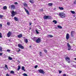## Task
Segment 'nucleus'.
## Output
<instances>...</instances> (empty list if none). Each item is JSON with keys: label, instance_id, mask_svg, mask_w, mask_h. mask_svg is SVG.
Instances as JSON below:
<instances>
[{"label": "nucleus", "instance_id": "obj_16", "mask_svg": "<svg viewBox=\"0 0 76 76\" xmlns=\"http://www.w3.org/2000/svg\"><path fill=\"white\" fill-rule=\"evenodd\" d=\"M48 5L49 6H52L53 5V4L52 3H49L48 4Z\"/></svg>", "mask_w": 76, "mask_h": 76}, {"label": "nucleus", "instance_id": "obj_21", "mask_svg": "<svg viewBox=\"0 0 76 76\" xmlns=\"http://www.w3.org/2000/svg\"><path fill=\"white\" fill-rule=\"evenodd\" d=\"M10 73L11 74H13V75H14L15 73V72L13 71H10Z\"/></svg>", "mask_w": 76, "mask_h": 76}, {"label": "nucleus", "instance_id": "obj_4", "mask_svg": "<svg viewBox=\"0 0 76 76\" xmlns=\"http://www.w3.org/2000/svg\"><path fill=\"white\" fill-rule=\"evenodd\" d=\"M36 43H39L41 42V39L39 38H38L37 40H36Z\"/></svg>", "mask_w": 76, "mask_h": 76}, {"label": "nucleus", "instance_id": "obj_28", "mask_svg": "<svg viewBox=\"0 0 76 76\" xmlns=\"http://www.w3.org/2000/svg\"><path fill=\"white\" fill-rule=\"evenodd\" d=\"M71 13H72V14H75V12L74 11H71Z\"/></svg>", "mask_w": 76, "mask_h": 76}, {"label": "nucleus", "instance_id": "obj_46", "mask_svg": "<svg viewBox=\"0 0 76 76\" xmlns=\"http://www.w3.org/2000/svg\"><path fill=\"white\" fill-rule=\"evenodd\" d=\"M29 1L31 3H33V2L32 1Z\"/></svg>", "mask_w": 76, "mask_h": 76}, {"label": "nucleus", "instance_id": "obj_40", "mask_svg": "<svg viewBox=\"0 0 76 76\" xmlns=\"http://www.w3.org/2000/svg\"><path fill=\"white\" fill-rule=\"evenodd\" d=\"M3 16L1 15H0V18H3Z\"/></svg>", "mask_w": 76, "mask_h": 76}, {"label": "nucleus", "instance_id": "obj_44", "mask_svg": "<svg viewBox=\"0 0 76 76\" xmlns=\"http://www.w3.org/2000/svg\"><path fill=\"white\" fill-rule=\"evenodd\" d=\"M62 72L61 71H59V73H61Z\"/></svg>", "mask_w": 76, "mask_h": 76}, {"label": "nucleus", "instance_id": "obj_7", "mask_svg": "<svg viewBox=\"0 0 76 76\" xmlns=\"http://www.w3.org/2000/svg\"><path fill=\"white\" fill-rule=\"evenodd\" d=\"M11 14V16H12V17H13V16H15V11H12Z\"/></svg>", "mask_w": 76, "mask_h": 76}, {"label": "nucleus", "instance_id": "obj_43", "mask_svg": "<svg viewBox=\"0 0 76 76\" xmlns=\"http://www.w3.org/2000/svg\"><path fill=\"white\" fill-rule=\"evenodd\" d=\"M73 67H75V68H76V65H73Z\"/></svg>", "mask_w": 76, "mask_h": 76}, {"label": "nucleus", "instance_id": "obj_38", "mask_svg": "<svg viewBox=\"0 0 76 76\" xmlns=\"http://www.w3.org/2000/svg\"><path fill=\"white\" fill-rule=\"evenodd\" d=\"M5 67H6L7 69H8V67H7V65H5Z\"/></svg>", "mask_w": 76, "mask_h": 76}, {"label": "nucleus", "instance_id": "obj_15", "mask_svg": "<svg viewBox=\"0 0 76 76\" xmlns=\"http://www.w3.org/2000/svg\"><path fill=\"white\" fill-rule=\"evenodd\" d=\"M23 5L25 7H28V4L25 3H23Z\"/></svg>", "mask_w": 76, "mask_h": 76}, {"label": "nucleus", "instance_id": "obj_20", "mask_svg": "<svg viewBox=\"0 0 76 76\" xmlns=\"http://www.w3.org/2000/svg\"><path fill=\"white\" fill-rule=\"evenodd\" d=\"M4 10H6L7 9V7L5 6L3 7Z\"/></svg>", "mask_w": 76, "mask_h": 76}, {"label": "nucleus", "instance_id": "obj_57", "mask_svg": "<svg viewBox=\"0 0 76 76\" xmlns=\"http://www.w3.org/2000/svg\"><path fill=\"white\" fill-rule=\"evenodd\" d=\"M30 29H31V28H30Z\"/></svg>", "mask_w": 76, "mask_h": 76}, {"label": "nucleus", "instance_id": "obj_9", "mask_svg": "<svg viewBox=\"0 0 76 76\" xmlns=\"http://www.w3.org/2000/svg\"><path fill=\"white\" fill-rule=\"evenodd\" d=\"M24 9H25L26 12L27 14V15H29V12H28V10H26L25 7H24Z\"/></svg>", "mask_w": 76, "mask_h": 76}, {"label": "nucleus", "instance_id": "obj_23", "mask_svg": "<svg viewBox=\"0 0 76 76\" xmlns=\"http://www.w3.org/2000/svg\"><path fill=\"white\" fill-rule=\"evenodd\" d=\"M67 45L68 48H71V46H70V45H69V43H67Z\"/></svg>", "mask_w": 76, "mask_h": 76}, {"label": "nucleus", "instance_id": "obj_36", "mask_svg": "<svg viewBox=\"0 0 76 76\" xmlns=\"http://www.w3.org/2000/svg\"><path fill=\"white\" fill-rule=\"evenodd\" d=\"M38 67V65H36L34 66V68L35 69H37Z\"/></svg>", "mask_w": 76, "mask_h": 76}, {"label": "nucleus", "instance_id": "obj_22", "mask_svg": "<svg viewBox=\"0 0 76 76\" xmlns=\"http://www.w3.org/2000/svg\"><path fill=\"white\" fill-rule=\"evenodd\" d=\"M22 70H24V72L25 71V67H24V66H23L22 67Z\"/></svg>", "mask_w": 76, "mask_h": 76}, {"label": "nucleus", "instance_id": "obj_52", "mask_svg": "<svg viewBox=\"0 0 76 76\" xmlns=\"http://www.w3.org/2000/svg\"><path fill=\"white\" fill-rule=\"evenodd\" d=\"M16 13H17L16 12H14V13L15 15H16Z\"/></svg>", "mask_w": 76, "mask_h": 76}, {"label": "nucleus", "instance_id": "obj_2", "mask_svg": "<svg viewBox=\"0 0 76 76\" xmlns=\"http://www.w3.org/2000/svg\"><path fill=\"white\" fill-rule=\"evenodd\" d=\"M44 19H51V17L50 16L45 15L44 17Z\"/></svg>", "mask_w": 76, "mask_h": 76}, {"label": "nucleus", "instance_id": "obj_55", "mask_svg": "<svg viewBox=\"0 0 76 76\" xmlns=\"http://www.w3.org/2000/svg\"><path fill=\"white\" fill-rule=\"evenodd\" d=\"M29 47H30V48H31V46H29Z\"/></svg>", "mask_w": 76, "mask_h": 76}, {"label": "nucleus", "instance_id": "obj_5", "mask_svg": "<svg viewBox=\"0 0 76 76\" xmlns=\"http://www.w3.org/2000/svg\"><path fill=\"white\" fill-rule=\"evenodd\" d=\"M65 60H66V61H68V62L69 63H70V58L69 57H66L65 58Z\"/></svg>", "mask_w": 76, "mask_h": 76}, {"label": "nucleus", "instance_id": "obj_27", "mask_svg": "<svg viewBox=\"0 0 76 76\" xmlns=\"http://www.w3.org/2000/svg\"><path fill=\"white\" fill-rule=\"evenodd\" d=\"M8 59L10 60H12V58H11L10 56H9L8 57Z\"/></svg>", "mask_w": 76, "mask_h": 76}, {"label": "nucleus", "instance_id": "obj_58", "mask_svg": "<svg viewBox=\"0 0 76 76\" xmlns=\"http://www.w3.org/2000/svg\"><path fill=\"white\" fill-rule=\"evenodd\" d=\"M75 1H76V0H75Z\"/></svg>", "mask_w": 76, "mask_h": 76}, {"label": "nucleus", "instance_id": "obj_34", "mask_svg": "<svg viewBox=\"0 0 76 76\" xmlns=\"http://www.w3.org/2000/svg\"><path fill=\"white\" fill-rule=\"evenodd\" d=\"M2 48L1 47H0V51H2Z\"/></svg>", "mask_w": 76, "mask_h": 76}, {"label": "nucleus", "instance_id": "obj_39", "mask_svg": "<svg viewBox=\"0 0 76 76\" xmlns=\"http://www.w3.org/2000/svg\"><path fill=\"white\" fill-rule=\"evenodd\" d=\"M0 38H2V36H1V33H0Z\"/></svg>", "mask_w": 76, "mask_h": 76}, {"label": "nucleus", "instance_id": "obj_29", "mask_svg": "<svg viewBox=\"0 0 76 76\" xmlns=\"http://www.w3.org/2000/svg\"><path fill=\"white\" fill-rule=\"evenodd\" d=\"M20 66H18V70H20Z\"/></svg>", "mask_w": 76, "mask_h": 76}, {"label": "nucleus", "instance_id": "obj_8", "mask_svg": "<svg viewBox=\"0 0 76 76\" xmlns=\"http://www.w3.org/2000/svg\"><path fill=\"white\" fill-rule=\"evenodd\" d=\"M11 34L12 33H11V32L9 31L7 34V37H10Z\"/></svg>", "mask_w": 76, "mask_h": 76}, {"label": "nucleus", "instance_id": "obj_1", "mask_svg": "<svg viewBox=\"0 0 76 76\" xmlns=\"http://www.w3.org/2000/svg\"><path fill=\"white\" fill-rule=\"evenodd\" d=\"M59 16L62 18H64L66 16V15L63 12H61L59 14Z\"/></svg>", "mask_w": 76, "mask_h": 76}, {"label": "nucleus", "instance_id": "obj_25", "mask_svg": "<svg viewBox=\"0 0 76 76\" xmlns=\"http://www.w3.org/2000/svg\"><path fill=\"white\" fill-rule=\"evenodd\" d=\"M48 37H49L50 38H53V36L51 35H48Z\"/></svg>", "mask_w": 76, "mask_h": 76}, {"label": "nucleus", "instance_id": "obj_6", "mask_svg": "<svg viewBox=\"0 0 76 76\" xmlns=\"http://www.w3.org/2000/svg\"><path fill=\"white\" fill-rule=\"evenodd\" d=\"M38 71L39 72L41 73H42V74H44V73H45V72H44L43 70H42V69H39Z\"/></svg>", "mask_w": 76, "mask_h": 76}, {"label": "nucleus", "instance_id": "obj_56", "mask_svg": "<svg viewBox=\"0 0 76 76\" xmlns=\"http://www.w3.org/2000/svg\"><path fill=\"white\" fill-rule=\"evenodd\" d=\"M75 60H76V58H75Z\"/></svg>", "mask_w": 76, "mask_h": 76}, {"label": "nucleus", "instance_id": "obj_30", "mask_svg": "<svg viewBox=\"0 0 76 76\" xmlns=\"http://www.w3.org/2000/svg\"><path fill=\"white\" fill-rule=\"evenodd\" d=\"M7 25H8V26H10V22H8L7 23Z\"/></svg>", "mask_w": 76, "mask_h": 76}, {"label": "nucleus", "instance_id": "obj_41", "mask_svg": "<svg viewBox=\"0 0 76 76\" xmlns=\"http://www.w3.org/2000/svg\"><path fill=\"white\" fill-rule=\"evenodd\" d=\"M2 27V24H0V28H1Z\"/></svg>", "mask_w": 76, "mask_h": 76}, {"label": "nucleus", "instance_id": "obj_35", "mask_svg": "<svg viewBox=\"0 0 76 76\" xmlns=\"http://www.w3.org/2000/svg\"><path fill=\"white\" fill-rule=\"evenodd\" d=\"M39 54H40V56H42V53L41 52H39Z\"/></svg>", "mask_w": 76, "mask_h": 76}, {"label": "nucleus", "instance_id": "obj_19", "mask_svg": "<svg viewBox=\"0 0 76 76\" xmlns=\"http://www.w3.org/2000/svg\"><path fill=\"white\" fill-rule=\"evenodd\" d=\"M58 8L59 9H60V10H64V8H63V7H59Z\"/></svg>", "mask_w": 76, "mask_h": 76}, {"label": "nucleus", "instance_id": "obj_51", "mask_svg": "<svg viewBox=\"0 0 76 76\" xmlns=\"http://www.w3.org/2000/svg\"><path fill=\"white\" fill-rule=\"evenodd\" d=\"M6 76H9V74H8L7 73V74H6Z\"/></svg>", "mask_w": 76, "mask_h": 76}, {"label": "nucleus", "instance_id": "obj_26", "mask_svg": "<svg viewBox=\"0 0 76 76\" xmlns=\"http://www.w3.org/2000/svg\"><path fill=\"white\" fill-rule=\"evenodd\" d=\"M58 28H59L60 29H61V28H62V27H61V26L60 25H58Z\"/></svg>", "mask_w": 76, "mask_h": 76}, {"label": "nucleus", "instance_id": "obj_31", "mask_svg": "<svg viewBox=\"0 0 76 76\" xmlns=\"http://www.w3.org/2000/svg\"><path fill=\"white\" fill-rule=\"evenodd\" d=\"M36 32V33L37 34H39V32L38 31H37V30L36 29L35 30Z\"/></svg>", "mask_w": 76, "mask_h": 76}, {"label": "nucleus", "instance_id": "obj_48", "mask_svg": "<svg viewBox=\"0 0 76 76\" xmlns=\"http://www.w3.org/2000/svg\"><path fill=\"white\" fill-rule=\"evenodd\" d=\"M3 53H0V56H2Z\"/></svg>", "mask_w": 76, "mask_h": 76}, {"label": "nucleus", "instance_id": "obj_42", "mask_svg": "<svg viewBox=\"0 0 76 76\" xmlns=\"http://www.w3.org/2000/svg\"><path fill=\"white\" fill-rule=\"evenodd\" d=\"M74 3L75 4H76V1L74 2Z\"/></svg>", "mask_w": 76, "mask_h": 76}, {"label": "nucleus", "instance_id": "obj_10", "mask_svg": "<svg viewBox=\"0 0 76 76\" xmlns=\"http://www.w3.org/2000/svg\"><path fill=\"white\" fill-rule=\"evenodd\" d=\"M66 39H68L69 38V34H66Z\"/></svg>", "mask_w": 76, "mask_h": 76}, {"label": "nucleus", "instance_id": "obj_47", "mask_svg": "<svg viewBox=\"0 0 76 76\" xmlns=\"http://www.w3.org/2000/svg\"><path fill=\"white\" fill-rule=\"evenodd\" d=\"M14 4H17L18 3L17 2H15L14 3Z\"/></svg>", "mask_w": 76, "mask_h": 76}, {"label": "nucleus", "instance_id": "obj_32", "mask_svg": "<svg viewBox=\"0 0 76 76\" xmlns=\"http://www.w3.org/2000/svg\"><path fill=\"white\" fill-rule=\"evenodd\" d=\"M44 51L45 53H47V50L46 49H44Z\"/></svg>", "mask_w": 76, "mask_h": 76}, {"label": "nucleus", "instance_id": "obj_12", "mask_svg": "<svg viewBox=\"0 0 76 76\" xmlns=\"http://www.w3.org/2000/svg\"><path fill=\"white\" fill-rule=\"evenodd\" d=\"M14 19L15 21H18L19 20V19L16 17H14Z\"/></svg>", "mask_w": 76, "mask_h": 76}, {"label": "nucleus", "instance_id": "obj_49", "mask_svg": "<svg viewBox=\"0 0 76 76\" xmlns=\"http://www.w3.org/2000/svg\"><path fill=\"white\" fill-rule=\"evenodd\" d=\"M63 76H66V74H64L63 75Z\"/></svg>", "mask_w": 76, "mask_h": 76}, {"label": "nucleus", "instance_id": "obj_54", "mask_svg": "<svg viewBox=\"0 0 76 76\" xmlns=\"http://www.w3.org/2000/svg\"><path fill=\"white\" fill-rule=\"evenodd\" d=\"M42 10H43V9H41L40 10V11H42Z\"/></svg>", "mask_w": 76, "mask_h": 76}, {"label": "nucleus", "instance_id": "obj_53", "mask_svg": "<svg viewBox=\"0 0 76 76\" xmlns=\"http://www.w3.org/2000/svg\"><path fill=\"white\" fill-rule=\"evenodd\" d=\"M29 25H32V23H29Z\"/></svg>", "mask_w": 76, "mask_h": 76}, {"label": "nucleus", "instance_id": "obj_3", "mask_svg": "<svg viewBox=\"0 0 76 76\" xmlns=\"http://www.w3.org/2000/svg\"><path fill=\"white\" fill-rule=\"evenodd\" d=\"M18 46L19 48H20L21 49H23L24 48V47L22 45V44H18Z\"/></svg>", "mask_w": 76, "mask_h": 76}, {"label": "nucleus", "instance_id": "obj_17", "mask_svg": "<svg viewBox=\"0 0 76 76\" xmlns=\"http://www.w3.org/2000/svg\"><path fill=\"white\" fill-rule=\"evenodd\" d=\"M74 31H71V37H73V34H74Z\"/></svg>", "mask_w": 76, "mask_h": 76}, {"label": "nucleus", "instance_id": "obj_33", "mask_svg": "<svg viewBox=\"0 0 76 76\" xmlns=\"http://www.w3.org/2000/svg\"><path fill=\"white\" fill-rule=\"evenodd\" d=\"M23 75L24 76H28V75H27V74H26V73H24L23 74Z\"/></svg>", "mask_w": 76, "mask_h": 76}, {"label": "nucleus", "instance_id": "obj_11", "mask_svg": "<svg viewBox=\"0 0 76 76\" xmlns=\"http://www.w3.org/2000/svg\"><path fill=\"white\" fill-rule=\"evenodd\" d=\"M18 38H20L22 37V35L21 34H19L18 35Z\"/></svg>", "mask_w": 76, "mask_h": 76}, {"label": "nucleus", "instance_id": "obj_18", "mask_svg": "<svg viewBox=\"0 0 76 76\" xmlns=\"http://www.w3.org/2000/svg\"><path fill=\"white\" fill-rule=\"evenodd\" d=\"M33 40V41H36V40H37V37H34L32 39Z\"/></svg>", "mask_w": 76, "mask_h": 76}, {"label": "nucleus", "instance_id": "obj_13", "mask_svg": "<svg viewBox=\"0 0 76 76\" xmlns=\"http://www.w3.org/2000/svg\"><path fill=\"white\" fill-rule=\"evenodd\" d=\"M11 8H12V9H15V6L14 5H11Z\"/></svg>", "mask_w": 76, "mask_h": 76}, {"label": "nucleus", "instance_id": "obj_24", "mask_svg": "<svg viewBox=\"0 0 76 76\" xmlns=\"http://www.w3.org/2000/svg\"><path fill=\"white\" fill-rule=\"evenodd\" d=\"M53 22H54L55 24H56L57 23V21L56 20H53Z\"/></svg>", "mask_w": 76, "mask_h": 76}, {"label": "nucleus", "instance_id": "obj_37", "mask_svg": "<svg viewBox=\"0 0 76 76\" xmlns=\"http://www.w3.org/2000/svg\"><path fill=\"white\" fill-rule=\"evenodd\" d=\"M7 52H10V50L9 49H7Z\"/></svg>", "mask_w": 76, "mask_h": 76}, {"label": "nucleus", "instance_id": "obj_14", "mask_svg": "<svg viewBox=\"0 0 76 76\" xmlns=\"http://www.w3.org/2000/svg\"><path fill=\"white\" fill-rule=\"evenodd\" d=\"M24 42H26V44L28 43V39H24Z\"/></svg>", "mask_w": 76, "mask_h": 76}, {"label": "nucleus", "instance_id": "obj_45", "mask_svg": "<svg viewBox=\"0 0 76 76\" xmlns=\"http://www.w3.org/2000/svg\"><path fill=\"white\" fill-rule=\"evenodd\" d=\"M69 48L68 49V50H71V48Z\"/></svg>", "mask_w": 76, "mask_h": 76}, {"label": "nucleus", "instance_id": "obj_50", "mask_svg": "<svg viewBox=\"0 0 76 76\" xmlns=\"http://www.w3.org/2000/svg\"><path fill=\"white\" fill-rule=\"evenodd\" d=\"M19 50L17 51V52H19L20 51V49H19Z\"/></svg>", "mask_w": 76, "mask_h": 76}]
</instances>
